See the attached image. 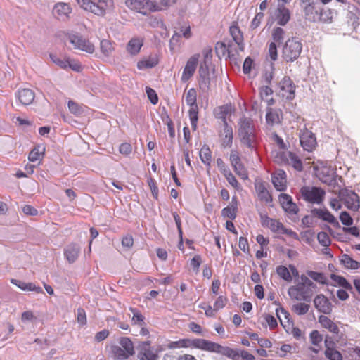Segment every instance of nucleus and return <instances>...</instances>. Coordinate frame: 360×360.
<instances>
[{"label": "nucleus", "instance_id": "1", "mask_svg": "<svg viewBox=\"0 0 360 360\" xmlns=\"http://www.w3.org/2000/svg\"><path fill=\"white\" fill-rule=\"evenodd\" d=\"M176 0H160L159 3L151 0H126L125 5L131 11L144 15L160 11L175 3Z\"/></svg>", "mask_w": 360, "mask_h": 360}, {"label": "nucleus", "instance_id": "2", "mask_svg": "<svg viewBox=\"0 0 360 360\" xmlns=\"http://www.w3.org/2000/svg\"><path fill=\"white\" fill-rule=\"evenodd\" d=\"M169 347L195 348L212 353L221 352V350L223 349L220 344L202 338L181 339L178 341L172 342ZM224 350H226V349H224Z\"/></svg>", "mask_w": 360, "mask_h": 360}, {"label": "nucleus", "instance_id": "3", "mask_svg": "<svg viewBox=\"0 0 360 360\" xmlns=\"http://www.w3.org/2000/svg\"><path fill=\"white\" fill-rule=\"evenodd\" d=\"M300 278V281L298 283L288 288V294L292 300L309 301L313 295L311 288L316 286L306 275L302 274Z\"/></svg>", "mask_w": 360, "mask_h": 360}, {"label": "nucleus", "instance_id": "4", "mask_svg": "<svg viewBox=\"0 0 360 360\" xmlns=\"http://www.w3.org/2000/svg\"><path fill=\"white\" fill-rule=\"evenodd\" d=\"M238 136L241 143L251 150H255L257 144L256 129L252 120L242 117L238 122Z\"/></svg>", "mask_w": 360, "mask_h": 360}, {"label": "nucleus", "instance_id": "5", "mask_svg": "<svg viewBox=\"0 0 360 360\" xmlns=\"http://www.w3.org/2000/svg\"><path fill=\"white\" fill-rule=\"evenodd\" d=\"M84 10L103 17L114 8V0H77Z\"/></svg>", "mask_w": 360, "mask_h": 360}, {"label": "nucleus", "instance_id": "6", "mask_svg": "<svg viewBox=\"0 0 360 360\" xmlns=\"http://www.w3.org/2000/svg\"><path fill=\"white\" fill-rule=\"evenodd\" d=\"M184 98L186 104L190 106L188 116L193 130L197 129L198 120V107L197 105V91L194 88H191L184 91Z\"/></svg>", "mask_w": 360, "mask_h": 360}, {"label": "nucleus", "instance_id": "7", "mask_svg": "<svg viewBox=\"0 0 360 360\" xmlns=\"http://www.w3.org/2000/svg\"><path fill=\"white\" fill-rule=\"evenodd\" d=\"M302 50L301 41L295 38L289 39L283 49V57L288 62H292L298 58Z\"/></svg>", "mask_w": 360, "mask_h": 360}, {"label": "nucleus", "instance_id": "8", "mask_svg": "<svg viewBox=\"0 0 360 360\" xmlns=\"http://www.w3.org/2000/svg\"><path fill=\"white\" fill-rule=\"evenodd\" d=\"M65 37L75 49L80 50L89 54H92L95 51L94 44L82 35L68 32L65 34Z\"/></svg>", "mask_w": 360, "mask_h": 360}, {"label": "nucleus", "instance_id": "9", "mask_svg": "<svg viewBox=\"0 0 360 360\" xmlns=\"http://www.w3.org/2000/svg\"><path fill=\"white\" fill-rule=\"evenodd\" d=\"M274 160L278 164L292 165L296 170L300 172L303 169L302 162L300 158L295 153L290 151L277 152L274 156Z\"/></svg>", "mask_w": 360, "mask_h": 360}, {"label": "nucleus", "instance_id": "10", "mask_svg": "<svg viewBox=\"0 0 360 360\" xmlns=\"http://www.w3.org/2000/svg\"><path fill=\"white\" fill-rule=\"evenodd\" d=\"M300 193L304 200L313 204L321 203L326 195L323 189L315 186H304Z\"/></svg>", "mask_w": 360, "mask_h": 360}, {"label": "nucleus", "instance_id": "11", "mask_svg": "<svg viewBox=\"0 0 360 360\" xmlns=\"http://www.w3.org/2000/svg\"><path fill=\"white\" fill-rule=\"evenodd\" d=\"M138 358L139 360H158V351L151 346V342H141L139 345Z\"/></svg>", "mask_w": 360, "mask_h": 360}, {"label": "nucleus", "instance_id": "12", "mask_svg": "<svg viewBox=\"0 0 360 360\" xmlns=\"http://www.w3.org/2000/svg\"><path fill=\"white\" fill-rule=\"evenodd\" d=\"M230 162L235 173L242 179H248V172L245 165L242 162L239 153L236 150H232L230 153Z\"/></svg>", "mask_w": 360, "mask_h": 360}, {"label": "nucleus", "instance_id": "13", "mask_svg": "<svg viewBox=\"0 0 360 360\" xmlns=\"http://www.w3.org/2000/svg\"><path fill=\"white\" fill-rule=\"evenodd\" d=\"M300 142L303 149L308 152L313 151L317 145L314 134L307 128H304L300 130Z\"/></svg>", "mask_w": 360, "mask_h": 360}, {"label": "nucleus", "instance_id": "14", "mask_svg": "<svg viewBox=\"0 0 360 360\" xmlns=\"http://www.w3.org/2000/svg\"><path fill=\"white\" fill-rule=\"evenodd\" d=\"M223 349H226V350L221 349V352H216L217 354H220L227 358H229L232 360H238L239 357L241 356L243 360H255V357L254 355L250 354L249 352L246 350H239L236 349H233L227 346H222Z\"/></svg>", "mask_w": 360, "mask_h": 360}, {"label": "nucleus", "instance_id": "15", "mask_svg": "<svg viewBox=\"0 0 360 360\" xmlns=\"http://www.w3.org/2000/svg\"><path fill=\"white\" fill-rule=\"evenodd\" d=\"M279 92L283 98L292 100L295 96V86L292 80L287 76H285L279 82Z\"/></svg>", "mask_w": 360, "mask_h": 360}, {"label": "nucleus", "instance_id": "16", "mask_svg": "<svg viewBox=\"0 0 360 360\" xmlns=\"http://www.w3.org/2000/svg\"><path fill=\"white\" fill-rule=\"evenodd\" d=\"M199 58L200 54H195L188 60L182 72V82H186L193 76L197 68Z\"/></svg>", "mask_w": 360, "mask_h": 360}, {"label": "nucleus", "instance_id": "17", "mask_svg": "<svg viewBox=\"0 0 360 360\" xmlns=\"http://www.w3.org/2000/svg\"><path fill=\"white\" fill-rule=\"evenodd\" d=\"M224 129L219 137L223 148H231L233 143V134L231 126L229 125L225 117L223 119Z\"/></svg>", "mask_w": 360, "mask_h": 360}, {"label": "nucleus", "instance_id": "18", "mask_svg": "<svg viewBox=\"0 0 360 360\" xmlns=\"http://www.w3.org/2000/svg\"><path fill=\"white\" fill-rule=\"evenodd\" d=\"M314 304L316 309L324 314H330L332 312L333 305L331 302L322 294L315 297Z\"/></svg>", "mask_w": 360, "mask_h": 360}, {"label": "nucleus", "instance_id": "19", "mask_svg": "<svg viewBox=\"0 0 360 360\" xmlns=\"http://www.w3.org/2000/svg\"><path fill=\"white\" fill-rule=\"evenodd\" d=\"M278 201L282 208L288 214H295L298 212L297 205L292 201V197L286 193L278 195Z\"/></svg>", "mask_w": 360, "mask_h": 360}, {"label": "nucleus", "instance_id": "20", "mask_svg": "<svg viewBox=\"0 0 360 360\" xmlns=\"http://www.w3.org/2000/svg\"><path fill=\"white\" fill-rule=\"evenodd\" d=\"M272 183L278 191H284L287 188L286 173L281 169L276 170L272 174Z\"/></svg>", "mask_w": 360, "mask_h": 360}, {"label": "nucleus", "instance_id": "21", "mask_svg": "<svg viewBox=\"0 0 360 360\" xmlns=\"http://www.w3.org/2000/svg\"><path fill=\"white\" fill-rule=\"evenodd\" d=\"M229 33L238 46L239 50L243 51L244 50L243 34L236 22H232L229 27Z\"/></svg>", "mask_w": 360, "mask_h": 360}, {"label": "nucleus", "instance_id": "22", "mask_svg": "<svg viewBox=\"0 0 360 360\" xmlns=\"http://www.w3.org/2000/svg\"><path fill=\"white\" fill-rule=\"evenodd\" d=\"M336 12L328 7L319 8L317 20L325 24H331L333 22Z\"/></svg>", "mask_w": 360, "mask_h": 360}, {"label": "nucleus", "instance_id": "23", "mask_svg": "<svg viewBox=\"0 0 360 360\" xmlns=\"http://www.w3.org/2000/svg\"><path fill=\"white\" fill-rule=\"evenodd\" d=\"M16 96L22 105H28L32 103L34 100V92L30 89L18 90Z\"/></svg>", "mask_w": 360, "mask_h": 360}, {"label": "nucleus", "instance_id": "24", "mask_svg": "<svg viewBox=\"0 0 360 360\" xmlns=\"http://www.w3.org/2000/svg\"><path fill=\"white\" fill-rule=\"evenodd\" d=\"M262 224L268 227L272 232L280 233L283 229V224L279 221L270 218L268 216L262 217Z\"/></svg>", "mask_w": 360, "mask_h": 360}, {"label": "nucleus", "instance_id": "25", "mask_svg": "<svg viewBox=\"0 0 360 360\" xmlns=\"http://www.w3.org/2000/svg\"><path fill=\"white\" fill-rule=\"evenodd\" d=\"M143 39L142 37H133L127 44L126 49L131 56L137 55L143 45Z\"/></svg>", "mask_w": 360, "mask_h": 360}, {"label": "nucleus", "instance_id": "26", "mask_svg": "<svg viewBox=\"0 0 360 360\" xmlns=\"http://www.w3.org/2000/svg\"><path fill=\"white\" fill-rule=\"evenodd\" d=\"M276 18L279 25H285L290 19V10L283 5H278L276 11Z\"/></svg>", "mask_w": 360, "mask_h": 360}, {"label": "nucleus", "instance_id": "27", "mask_svg": "<svg viewBox=\"0 0 360 360\" xmlns=\"http://www.w3.org/2000/svg\"><path fill=\"white\" fill-rule=\"evenodd\" d=\"M344 204L345 205L351 210L357 211L360 207V202L359 199V196L356 193L354 192L348 193L344 197Z\"/></svg>", "mask_w": 360, "mask_h": 360}, {"label": "nucleus", "instance_id": "28", "mask_svg": "<svg viewBox=\"0 0 360 360\" xmlns=\"http://www.w3.org/2000/svg\"><path fill=\"white\" fill-rule=\"evenodd\" d=\"M80 248L78 245L71 243L64 250V255L69 263H74L79 257Z\"/></svg>", "mask_w": 360, "mask_h": 360}, {"label": "nucleus", "instance_id": "29", "mask_svg": "<svg viewBox=\"0 0 360 360\" xmlns=\"http://www.w3.org/2000/svg\"><path fill=\"white\" fill-rule=\"evenodd\" d=\"M319 322L323 328L327 329L334 335H338L340 329L338 325L328 316L324 315L319 316Z\"/></svg>", "mask_w": 360, "mask_h": 360}, {"label": "nucleus", "instance_id": "30", "mask_svg": "<svg viewBox=\"0 0 360 360\" xmlns=\"http://www.w3.org/2000/svg\"><path fill=\"white\" fill-rule=\"evenodd\" d=\"M255 188L257 196L261 201L265 202L266 203L271 202L272 201L271 195L266 189L264 183L260 181L256 182L255 184Z\"/></svg>", "mask_w": 360, "mask_h": 360}, {"label": "nucleus", "instance_id": "31", "mask_svg": "<svg viewBox=\"0 0 360 360\" xmlns=\"http://www.w3.org/2000/svg\"><path fill=\"white\" fill-rule=\"evenodd\" d=\"M302 9L306 19L313 22L317 21L319 8H316L315 2L308 5H303Z\"/></svg>", "mask_w": 360, "mask_h": 360}, {"label": "nucleus", "instance_id": "32", "mask_svg": "<svg viewBox=\"0 0 360 360\" xmlns=\"http://www.w3.org/2000/svg\"><path fill=\"white\" fill-rule=\"evenodd\" d=\"M199 87L202 91H207L210 89V79L209 77V70L206 67L205 68L200 67L199 69Z\"/></svg>", "mask_w": 360, "mask_h": 360}, {"label": "nucleus", "instance_id": "33", "mask_svg": "<svg viewBox=\"0 0 360 360\" xmlns=\"http://www.w3.org/2000/svg\"><path fill=\"white\" fill-rule=\"evenodd\" d=\"M11 282L24 291H34L37 293H44L41 287L37 286L33 283H25L17 279H11Z\"/></svg>", "mask_w": 360, "mask_h": 360}, {"label": "nucleus", "instance_id": "34", "mask_svg": "<svg viewBox=\"0 0 360 360\" xmlns=\"http://www.w3.org/2000/svg\"><path fill=\"white\" fill-rule=\"evenodd\" d=\"M282 112L280 110H274L272 108H268L266 115V120L267 124L274 125L281 122L282 118Z\"/></svg>", "mask_w": 360, "mask_h": 360}, {"label": "nucleus", "instance_id": "35", "mask_svg": "<svg viewBox=\"0 0 360 360\" xmlns=\"http://www.w3.org/2000/svg\"><path fill=\"white\" fill-rule=\"evenodd\" d=\"M44 153L45 147L38 145L30 151L28 155V160L30 162H36L37 160L41 161L44 156Z\"/></svg>", "mask_w": 360, "mask_h": 360}, {"label": "nucleus", "instance_id": "36", "mask_svg": "<svg viewBox=\"0 0 360 360\" xmlns=\"http://www.w3.org/2000/svg\"><path fill=\"white\" fill-rule=\"evenodd\" d=\"M276 313L281 321V323L284 328L287 326L285 323H287L288 326H292V321L290 319V314L288 311L283 307H280L276 309Z\"/></svg>", "mask_w": 360, "mask_h": 360}, {"label": "nucleus", "instance_id": "37", "mask_svg": "<svg viewBox=\"0 0 360 360\" xmlns=\"http://www.w3.org/2000/svg\"><path fill=\"white\" fill-rule=\"evenodd\" d=\"M311 343L314 346L311 347V350L315 353H318L321 349L320 344L323 340V337L320 333L316 330H312L309 335Z\"/></svg>", "mask_w": 360, "mask_h": 360}, {"label": "nucleus", "instance_id": "38", "mask_svg": "<svg viewBox=\"0 0 360 360\" xmlns=\"http://www.w3.org/2000/svg\"><path fill=\"white\" fill-rule=\"evenodd\" d=\"M199 155L201 161L210 168L212 163V151L209 146L204 145L200 150Z\"/></svg>", "mask_w": 360, "mask_h": 360}, {"label": "nucleus", "instance_id": "39", "mask_svg": "<svg viewBox=\"0 0 360 360\" xmlns=\"http://www.w3.org/2000/svg\"><path fill=\"white\" fill-rule=\"evenodd\" d=\"M123 350L124 349L120 346L113 345L110 346V352L114 359L117 360H125L131 356Z\"/></svg>", "mask_w": 360, "mask_h": 360}, {"label": "nucleus", "instance_id": "40", "mask_svg": "<svg viewBox=\"0 0 360 360\" xmlns=\"http://www.w3.org/2000/svg\"><path fill=\"white\" fill-rule=\"evenodd\" d=\"M54 11L58 17H68L72 12V8L68 4L60 2L56 4Z\"/></svg>", "mask_w": 360, "mask_h": 360}, {"label": "nucleus", "instance_id": "41", "mask_svg": "<svg viewBox=\"0 0 360 360\" xmlns=\"http://www.w3.org/2000/svg\"><path fill=\"white\" fill-rule=\"evenodd\" d=\"M158 63V59L155 56H149L148 58L139 60L137 63L139 70H145L152 68Z\"/></svg>", "mask_w": 360, "mask_h": 360}, {"label": "nucleus", "instance_id": "42", "mask_svg": "<svg viewBox=\"0 0 360 360\" xmlns=\"http://www.w3.org/2000/svg\"><path fill=\"white\" fill-rule=\"evenodd\" d=\"M100 49L102 54L105 57H109L115 51L113 43L108 39H102L100 42Z\"/></svg>", "mask_w": 360, "mask_h": 360}, {"label": "nucleus", "instance_id": "43", "mask_svg": "<svg viewBox=\"0 0 360 360\" xmlns=\"http://www.w3.org/2000/svg\"><path fill=\"white\" fill-rule=\"evenodd\" d=\"M119 343L123 351L128 353L130 356L134 354V346L130 338L122 337L120 339Z\"/></svg>", "mask_w": 360, "mask_h": 360}, {"label": "nucleus", "instance_id": "44", "mask_svg": "<svg viewBox=\"0 0 360 360\" xmlns=\"http://www.w3.org/2000/svg\"><path fill=\"white\" fill-rule=\"evenodd\" d=\"M129 310L133 314V316L131 318L132 325H138L139 326H145V317L141 313V311L139 309L133 307H130Z\"/></svg>", "mask_w": 360, "mask_h": 360}, {"label": "nucleus", "instance_id": "45", "mask_svg": "<svg viewBox=\"0 0 360 360\" xmlns=\"http://www.w3.org/2000/svg\"><path fill=\"white\" fill-rule=\"evenodd\" d=\"M316 215L319 218L323 219V221H326L330 224H338V222L337 221L335 217L326 209H319L316 211Z\"/></svg>", "mask_w": 360, "mask_h": 360}, {"label": "nucleus", "instance_id": "46", "mask_svg": "<svg viewBox=\"0 0 360 360\" xmlns=\"http://www.w3.org/2000/svg\"><path fill=\"white\" fill-rule=\"evenodd\" d=\"M340 261L342 265L347 269H358L360 268V262L353 259L347 255H343Z\"/></svg>", "mask_w": 360, "mask_h": 360}, {"label": "nucleus", "instance_id": "47", "mask_svg": "<svg viewBox=\"0 0 360 360\" xmlns=\"http://www.w3.org/2000/svg\"><path fill=\"white\" fill-rule=\"evenodd\" d=\"M237 206L236 205H231L222 209L221 216L224 218H229L233 220L237 216Z\"/></svg>", "mask_w": 360, "mask_h": 360}, {"label": "nucleus", "instance_id": "48", "mask_svg": "<svg viewBox=\"0 0 360 360\" xmlns=\"http://www.w3.org/2000/svg\"><path fill=\"white\" fill-rule=\"evenodd\" d=\"M276 274L283 279L284 281L290 283L292 281V277L290 272L289 268H287L285 266L279 265L276 268Z\"/></svg>", "mask_w": 360, "mask_h": 360}, {"label": "nucleus", "instance_id": "49", "mask_svg": "<svg viewBox=\"0 0 360 360\" xmlns=\"http://www.w3.org/2000/svg\"><path fill=\"white\" fill-rule=\"evenodd\" d=\"M307 277L309 276L314 281L321 284H326L328 281V279L323 273L314 271H307Z\"/></svg>", "mask_w": 360, "mask_h": 360}, {"label": "nucleus", "instance_id": "50", "mask_svg": "<svg viewBox=\"0 0 360 360\" xmlns=\"http://www.w3.org/2000/svg\"><path fill=\"white\" fill-rule=\"evenodd\" d=\"M292 345L289 344H283L279 348H278L277 351H276V354L280 358H288L292 353Z\"/></svg>", "mask_w": 360, "mask_h": 360}, {"label": "nucleus", "instance_id": "51", "mask_svg": "<svg viewBox=\"0 0 360 360\" xmlns=\"http://www.w3.org/2000/svg\"><path fill=\"white\" fill-rule=\"evenodd\" d=\"M310 306L304 302H299L294 304L292 307V311L297 315H304L309 310Z\"/></svg>", "mask_w": 360, "mask_h": 360}, {"label": "nucleus", "instance_id": "52", "mask_svg": "<svg viewBox=\"0 0 360 360\" xmlns=\"http://www.w3.org/2000/svg\"><path fill=\"white\" fill-rule=\"evenodd\" d=\"M228 301V297L225 295H219L217 297L213 304V310H214V313L216 314V312L225 307Z\"/></svg>", "mask_w": 360, "mask_h": 360}, {"label": "nucleus", "instance_id": "53", "mask_svg": "<svg viewBox=\"0 0 360 360\" xmlns=\"http://www.w3.org/2000/svg\"><path fill=\"white\" fill-rule=\"evenodd\" d=\"M324 354L328 360H342V354L336 348L325 349Z\"/></svg>", "mask_w": 360, "mask_h": 360}, {"label": "nucleus", "instance_id": "54", "mask_svg": "<svg viewBox=\"0 0 360 360\" xmlns=\"http://www.w3.org/2000/svg\"><path fill=\"white\" fill-rule=\"evenodd\" d=\"M259 94L262 99L267 101L269 105H271L273 103V98L268 99V96L273 94V91L270 87L267 86H262L260 89Z\"/></svg>", "mask_w": 360, "mask_h": 360}, {"label": "nucleus", "instance_id": "55", "mask_svg": "<svg viewBox=\"0 0 360 360\" xmlns=\"http://www.w3.org/2000/svg\"><path fill=\"white\" fill-rule=\"evenodd\" d=\"M317 239L321 245L328 248L330 243L331 240L328 234L326 232H319L317 235Z\"/></svg>", "mask_w": 360, "mask_h": 360}, {"label": "nucleus", "instance_id": "56", "mask_svg": "<svg viewBox=\"0 0 360 360\" xmlns=\"http://www.w3.org/2000/svg\"><path fill=\"white\" fill-rule=\"evenodd\" d=\"M227 181L236 190L240 189V184L238 183V180L235 177V176L231 173V170L228 171L227 173L223 174Z\"/></svg>", "mask_w": 360, "mask_h": 360}, {"label": "nucleus", "instance_id": "57", "mask_svg": "<svg viewBox=\"0 0 360 360\" xmlns=\"http://www.w3.org/2000/svg\"><path fill=\"white\" fill-rule=\"evenodd\" d=\"M285 32L283 28L281 27H276L272 31V39L274 40L273 42L276 43H281L284 37Z\"/></svg>", "mask_w": 360, "mask_h": 360}, {"label": "nucleus", "instance_id": "58", "mask_svg": "<svg viewBox=\"0 0 360 360\" xmlns=\"http://www.w3.org/2000/svg\"><path fill=\"white\" fill-rule=\"evenodd\" d=\"M215 51L217 55L220 57L224 56L229 52V50L224 42L218 41L215 45Z\"/></svg>", "mask_w": 360, "mask_h": 360}, {"label": "nucleus", "instance_id": "59", "mask_svg": "<svg viewBox=\"0 0 360 360\" xmlns=\"http://www.w3.org/2000/svg\"><path fill=\"white\" fill-rule=\"evenodd\" d=\"M198 307L203 309L205 311V314L207 317H214L215 316L214 310H213V307L207 304L205 302H202L198 305Z\"/></svg>", "mask_w": 360, "mask_h": 360}, {"label": "nucleus", "instance_id": "60", "mask_svg": "<svg viewBox=\"0 0 360 360\" xmlns=\"http://www.w3.org/2000/svg\"><path fill=\"white\" fill-rule=\"evenodd\" d=\"M340 220L341 221L342 224L345 226H351L353 224V219L346 211L342 212L340 213Z\"/></svg>", "mask_w": 360, "mask_h": 360}, {"label": "nucleus", "instance_id": "61", "mask_svg": "<svg viewBox=\"0 0 360 360\" xmlns=\"http://www.w3.org/2000/svg\"><path fill=\"white\" fill-rule=\"evenodd\" d=\"M68 68L77 72L82 70V66L78 60L68 58Z\"/></svg>", "mask_w": 360, "mask_h": 360}, {"label": "nucleus", "instance_id": "62", "mask_svg": "<svg viewBox=\"0 0 360 360\" xmlns=\"http://www.w3.org/2000/svg\"><path fill=\"white\" fill-rule=\"evenodd\" d=\"M77 322L82 326H84L86 324V323H87L86 315V312L84 309L79 308L77 309Z\"/></svg>", "mask_w": 360, "mask_h": 360}, {"label": "nucleus", "instance_id": "63", "mask_svg": "<svg viewBox=\"0 0 360 360\" xmlns=\"http://www.w3.org/2000/svg\"><path fill=\"white\" fill-rule=\"evenodd\" d=\"M132 151V146L129 143L124 142L120 144L119 152L125 156L129 155Z\"/></svg>", "mask_w": 360, "mask_h": 360}, {"label": "nucleus", "instance_id": "64", "mask_svg": "<svg viewBox=\"0 0 360 360\" xmlns=\"http://www.w3.org/2000/svg\"><path fill=\"white\" fill-rule=\"evenodd\" d=\"M264 319L267 325L269 326L270 329H275L277 327V321L274 316L269 314H265L264 315Z\"/></svg>", "mask_w": 360, "mask_h": 360}]
</instances>
